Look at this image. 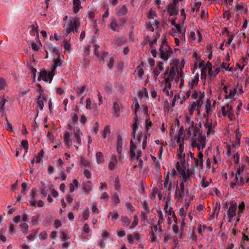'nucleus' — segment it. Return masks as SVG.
Segmentation results:
<instances>
[{
	"label": "nucleus",
	"mask_w": 249,
	"mask_h": 249,
	"mask_svg": "<svg viewBox=\"0 0 249 249\" xmlns=\"http://www.w3.org/2000/svg\"><path fill=\"white\" fill-rule=\"evenodd\" d=\"M79 112V107H76L74 112L71 114V120L69 121L67 128L69 130L72 131L73 137L69 132L66 131L64 133L63 140L65 146L70 148L73 145L76 150H78L79 147L82 145V137L83 132L80 127L76 126L78 122V113Z\"/></svg>",
	"instance_id": "f257e3e1"
},
{
	"label": "nucleus",
	"mask_w": 249,
	"mask_h": 249,
	"mask_svg": "<svg viewBox=\"0 0 249 249\" xmlns=\"http://www.w3.org/2000/svg\"><path fill=\"white\" fill-rule=\"evenodd\" d=\"M176 169L180 174L182 178V181L180 182L178 186V182L176 184V189L175 193V196L178 199H182L184 196V184L190 180L191 178L195 176V169L190 168L186 169L183 165L180 166L179 162L176 165Z\"/></svg>",
	"instance_id": "f03ea898"
},
{
	"label": "nucleus",
	"mask_w": 249,
	"mask_h": 249,
	"mask_svg": "<svg viewBox=\"0 0 249 249\" xmlns=\"http://www.w3.org/2000/svg\"><path fill=\"white\" fill-rule=\"evenodd\" d=\"M177 71V68L175 67H171L166 70L165 72L163 74L164 80L161 82V86H162V91L163 93L167 96L170 97L173 96V91L172 90L171 82L173 80H178V77L181 75L182 72H180L177 74L176 76L175 72Z\"/></svg>",
	"instance_id": "7ed1b4c3"
},
{
	"label": "nucleus",
	"mask_w": 249,
	"mask_h": 249,
	"mask_svg": "<svg viewBox=\"0 0 249 249\" xmlns=\"http://www.w3.org/2000/svg\"><path fill=\"white\" fill-rule=\"evenodd\" d=\"M80 26V19L77 17L70 19L65 22L63 24V34L65 36L73 33L77 34Z\"/></svg>",
	"instance_id": "20e7f679"
},
{
	"label": "nucleus",
	"mask_w": 249,
	"mask_h": 249,
	"mask_svg": "<svg viewBox=\"0 0 249 249\" xmlns=\"http://www.w3.org/2000/svg\"><path fill=\"white\" fill-rule=\"evenodd\" d=\"M142 154L140 150H137L136 144L134 143L132 140H131L130 144V160L131 161H132L136 158L137 161L139 162L138 166L141 169L142 168L143 165V161L141 158Z\"/></svg>",
	"instance_id": "39448f33"
},
{
	"label": "nucleus",
	"mask_w": 249,
	"mask_h": 249,
	"mask_svg": "<svg viewBox=\"0 0 249 249\" xmlns=\"http://www.w3.org/2000/svg\"><path fill=\"white\" fill-rule=\"evenodd\" d=\"M191 145L193 148H197L198 151H203L206 146V137L202 132L195 138L191 140Z\"/></svg>",
	"instance_id": "423d86ee"
},
{
	"label": "nucleus",
	"mask_w": 249,
	"mask_h": 249,
	"mask_svg": "<svg viewBox=\"0 0 249 249\" xmlns=\"http://www.w3.org/2000/svg\"><path fill=\"white\" fill-rule=\"evenodd\" d=\"M201 124L200 123L199 124H196L189 128H185L184 138L185 139H189L190 140L195 138V137H196L197 135L202 132L201 130Z\"/></svg>",
	"instance_id": "0eeeda50"
},
{
	"label": "nucleus",
	"mask_w": 249,
	"mask_h": 249,
	"mask_svg": "<svg viewBox=\"0 0 249 249\" xmlns=\"http://www.w3.org/2000/svg\"><path fill=\"white\" fill-rule=\"evenodd\" d=\"M160 57L164 60H167L173 53V51L170 46L165 41L161 42L160 48Z\"/></svg>",
	"instance_id": "6e6552de"
},
{
	"label": "nucleus",
	"mask_w": 249,
	"mask_h": 249,
	"mask_svg": "<svg viewBox=\"0 0 249 249\" xmlns=\"http://www.w3.org/2000/svg\"><path fill=\"white\" fill-rule=\"evenodd\" d=\"M186 29L183 24H177L175 25V28L172 29L171 35L173 36H177L178 34V37L180 38L181 42L185 41Z\"/></svg>",
	"instance_id": "1a4fd4ad"
},
{
	"label": "nucleus",
	"mask_w": 249,
	"mask_h": 249,
	"mask_svg": "<svg viewBox=\"0 0 249 249\" xmlns=\"http://www.w3.org/2000/svg\"><path fill=\"white\" fill-rule=\"evenodd\" d=\"M231 103L232 102L230 103H229L225 104L224 106L221 107L220 109L222 115L224 117L227 116L231 121L235 119L234 111Z\"/></svg>",
	"instance_id": "9d476101"
},
{
	"label": "nucleus",
	"mask_w": 249,
	"mask_h": 249,
	"mask_svg": "<svg viewBox=\"0 0 249 249\" xmlns=\"http://www.w3.org/2000/svg\"><path fill=\"white\" fill-rule=\"evenodd\" d=\"M237 205L234 201H231L229 203V207H227V216L229 218L228 221L231 222L236 216V210Z\"/></svg>",
	"instance_id": "9b49d317"
},
{
	"label": "nucleus",
	"mask_w": 249,
	"mask_h": 249,
	"mask_svg": "<svg viewBox=\"0 0 249 249\" xmlns=\"http://www.w3.org/2000/svg\"><path fill=\"white\" fill-rule=\"evenodd\" d=\"M202 97L201 96L199 100H197L196 101L192 102L188 106V111L190 116H192L195 110H197L199 113L200 112V108L203 104V100H202Z\"/></svg>",
	"instance_id": "f8f14e48"
},
{
	"label": "nucleus",
	"mask_w": 249,
	"mask_h": 249,
	"mask_svg": "<svg viewBox=\"0 0 249 249\" xmlns=\"http://www.w3.org/2000/svg\"><path fill=\"white\" fill-rule=\"evenodd\" d=\"M50 50L53 51L57 55V58L54 59L53 60V64L52 69L53 71L55 73L57 67H61L62 65L63 60H62L61 58L63 57V56L59 54L58 49L55 47H51Z\"/></svg>",
	"instance_id": "ddd939ff"
},
{
	"label": "nucleus",
	"mask_w": 249,
	"mask_h": 249,
	"mask_svg": "<svg viewBox=\"0 0 249 249\" xmlns=\"http://www.w3.org/2000/svg\"><path fill=\"white\" fill-rule=\"evenodd\" d=\"M55 74V73L54 71H53L52 70H51V71L49 72H47L45 70H42L39 73V76L38 77V80L40 81L42 80L44 81L51 83Z\"/></svg>",
	"instance_id": "4468645a"
},
{
	"label": "nucleus",
	"mask_w": 249,
	"mask_h": 249,
	"mask_svg": "<svg viewBox=\"0 0 249 249\" xmlns=\"http://www.w3.org/2000/svg\"><path fill=\"white\" fill-rule=\"evenodd\" d=\"M125 21V18H123L120 19L119 23H118L116 19H113L109 24L108 27L113 31L119 32Z\"/></svg>",
	"instance_id": "2eb2a0df"
},
{
	"label": "nucleus",
	"mask_w": 249,
	"mask_h": 249,
	"mask_svg": "<svg viewBox=\"0 0 249 249\" xmlns=\"http://www.w3.org/2000/svg\"><path fill=\"white\" fill-rule=\"evenodd\" d=\"M206 121L204 124L205 130L207 136L213 135L214 132L215 124H213L212 119H209L208 117H205Z\"/></svg>",
	"instance_id": "dca6fc26"
},
{
	"label": "nucleus",
	"mask_w": 249,
	"mask_h": 249,
	"mask_svg": "<svg viewBox=\"0 0 249 249\" xmlns=\"http://www.w3.org/2000/svg\"><path fill=\"white\" fill-rule=\"evenodd\" d=\"M244 171V167H241L237 169V171L235 174V177L233 180L231 181L230 184V186L232 189H237V186H239V182L238 180V178L239 175H241Z\"/></svg>",
	"instance_id": "f3484780"
},
{
	"label": "nucleus",
	"mask_w": 249,
	"mask_h": 249,
	"mask_svg": "<svg viewBox=\"0 0 249 249\" xmlns=\"http://www.w3.org/2000/svg\"><path fill=\"white\" fill-rule=\"evenodd\" d=\"M215 101H214L213 104L211 105V101L210 99H208L207 100L205 109L206 114H204V117H207L209 116L210 115H211L212 113V112L213 111V110L215 108Z\"/></svg>",
	"instance_id": "a211bd4d"
},
{
	"label": "nucleus",
	"mask_w": 249,
	"mask_h": 249,
	"mask_svg": "<svg viewBox=\"0 0 249 249\" xmlns=\"http://www.w3.org/2000/svg\"><path fill=\"white\" fill-rule=\"evenodd\" d=\"M203 151H198L197 158L195 157L194 159L195 165L196 167L200 169L203 168Z\"/></svg>",
	"instance_id": "6ab92c4d"
},
{
	"label": "nucleus",
	"mask_w": 249,
	"mask_h": 249,
	"mask_svg": "<svg viewBox=\"0 0 249 249\" xmlns=\"http://www.w3.org/2000/svg\"><path fill=\"white\" fill-rule=\"evenodd\" d=\"M170 172H167L164 177L163 187L167 191L170 192L172 189V182L170 178Z\"/></svg>",
	"instance_id": "aec40b11"
},
{
	"label": "nucleus",
	"mask_w": 249,
	"mask_h": 249,
	"mask_svg": "<svg viewBox=\"0 0 249 249\" xmlns=\"http://www.w3.org/2000/svg\"><path fill=\"white\" fill-rule=\"evenodd\" d=\"M37 190L36 188H33L30 193V199L29 201V205L31 206L36 207V198L37 194H36Z\"/></svg>",
	"instance_id": "412c9836"
},
{
	"label": "nucleus",
	"mask_w": 249,
	"mask_h": 249,
	"mask_svg": "<svg viewBox=\"0 0 249 249\" xmlns=\"http://www.w3.org/2000/svg\"><path fill=\"white\" fill-rule=\"evenodd\" d=\"M44 152L43 150H41L39 152L37 155L31 161V163L30 164L31 172H33V167L34 166L35 162H36L37 163H39L41 160V158L44 156Z\"/></svg>",
	"instance_id": "4be33fe9"
},
{
	"label": "nucleus",
	"mask_w": 249,
	"mask_h": 249,
	"mask_svg": "<svg viewBox=\"0 0 249 249\" xmlns=\"http://www.w3.org/2000/svg\"><path fill=\"white\" fill-rule=\"evenodd\" d=\"M163 63L162 62H158L156 67L154 69L153 71V77L155 80H157L159 75L163 71Z\"/></svg>",
	"instance_id": "5701e85b"
},
{
	"label": "nucleus",
	"mask_w": 249,
	"mask_h": 249,
	"mask_svg": "<svg viewBox=\"0 0 249 249\" xmlns=\"http://www.w3.org/2000/svg\"><path fill=\"white\" fill-rule=\"evenodd\" d=\"M127 241L130 244H133L135 240H139L141 235L137 232H134L132 234H128L127 235Z\"/></svg>",
	"instance_id": "b1692460"
},
{
	"label": "nucleus",
	"mask_w": 249,
	"mask_h": 249,
	"mask_svg": "<svg viewBox=\"0 0 249 249\" xmlns=\"http://www.w3.org/2000/svg\"><path fill=\"white\" fill-rule=\"evenodd\" d=\"M127 9L124 5H119L116 8V14L118 16H122L126 14Z\"/></svg>",
	"instance_id": "393cba45"
},
{
	"label": "nucleus",
	"mask_w": 249,
	"mask_h": 249,
	"mask_svg": "<svg viewBox=\"0 0 249 249\" xmlns=\"http://www.w3.org/2000/svg\"><path fill=\"white\" fill-rule=\"evenodd\" d=\"M159 24V21L157 20H154V21L150 20L149 21L146 22V23L147 29L152 32L154 31L155 27L158 28Z\"/></svg>",
	"instance_id": "a878e982"
},
{
	"label": "nucleus",
	"mask_w": 249,
	"mask_h": 249,
	"mask_svg": "<svg viewBox=\"0 0 249 249\" xmlns=\"http://www.w3.org/2000/svg\"><path fill=\"white\" fill-rule=\"evenodd\" d=\"M46 95H39L37 97L36 100L37 104V107L39 108L40 110H42L44 107V101H46Z\"/></svg>",
	"instance_id": "bb28decb"
},
{
	"label": "nucleus",
	"mask_w": 249,
	"mask_h": 249,
	"mask_svg": "<svg viewBox=\"0 0 249 249\" xmlns=\"http://www.w3.org/2000/svg\"><path fill=\"white\" fill-rule=\"evenodd\" d=\"M203 96L202 97V100H203V99L204 98V92H201V91H198L195 89L192 90V94L191 96V97L192 99L194 100H199L200 97L201 96Z\"/></svg>",
	"instance_id": "cd10ccee"
},
{
	"label": "nucleus",
	"mask_w": 249,
	"mask_h": 249,
	"mask_svg": "<svg viewBox=\"0 0 249 249\" xmlns=\"http://www.w3.org/2000/svg\"><path fill=\"white\" fill-rule=\"evenodd\" d=\"M237 91V89L236 88L230 87L229 93L225 94V99H233L235 101L234 97Z\"/></svg>",
	"instance_id": "c85d7f7f"
},
{
	"label": "nucleus",
	"mask_w": 249,
	"mask_h": 249,
	"mask_svg": "<svg viewBox=\"0 0 249 249\" xmlns=\"http://www.w3.org/2000/svg\"><path fill=\"white\" fill-rule=\"evenodd\" d=\"M82 187L87 194H89L92 190V182L91 181H84L82 184Z\"/></svg>",
	"instance_id": "c756f323"
},
{
	"label": "nucleus",
	"mask_w": 249,
	"mask_h": 249,
	"mask_svg": "<svg viewBox=\"0 0 249 249\" xmlns=\"http://www.w3.org/2000/svg\"><path fill=\"white\" fill-rule=\"evenodd\" d=\"M117 157L115 155L111 156V160L108 164V168L110 170H113L116 168L117 164Z\"/></svg>",
	"instance_id": "7c9ffc66"
},
{
	"label": "nucleus",
	"mask_w": 249,
	"mask_h": 249,
	"mask_svg": "<svg viewBox=\"0 0 249 249\" xmlns=\"http://www.w3.org/2000/svg\"><path fill=\"white\" fill-rule=\"evenodd\" d=\"M96 161L98 164H101L105 162V158L104 154L100 151L96 152L95 154Z\"/></svg>",
	"instance_id": "2f4dec72"
},
{
	"label": "nucleus",
	"mask_w": 249,
	"mask_h": 249,
	"mask_svg": "<svg viewBox=\"0 0 249 249\" xmlns=\"http://www.w3.org/2000/svg\"><path fill=\"white\" fill-rule=\"evenodd\" d=\"M190 114H186L185 116V128H189L193 125L196 124H197L195 123V122L191 119Z\"/></svg>",
	"instance_id": "473e14b6"
},
{
	"label": "nucleus",
	"mask_w": 249,
	"mask_h": 249,
	"mask_svg": "<svg viewBox=\"0 0 249 249\" xmlns=\"http://www.w3.org/2000/svg\"><path fill=\"white\" fill-rule=\"evenodd\" d=\"M175 67L177 68V71H176V72H175V74L176 75H177V74H178V73L179 72H180V70L182 72L181 75L180 76V77L179 76L178 77V80H175L176 82H178L179 80H180V87H181L183 85V72L182 70V68H179V67H178L177 65H174L171 67Z\"/></svg>",
	"instance_id": "72a5a7b5"
},
{
	"label": "nucleus",
	"mask_w": 249,
	"mask_h": 249,
	"mask_svg": "<svg viewBox=\"0 0 249 249\" xmlns=\"http://www.w3.org/2000/svg\"><path fill=\"white\" fill-rule=\"evenodd\" d=\"M123 139L120 135L117 136V151L119 154H121L123 150Z\"/></svg>",
	"instance_id": "f704fd0d"
},
{
	"label": "nucleus",
	"mask_w": 249,
	"mask_h": 249,
	"mask_svg": "<svg viewBox=\"0 0 249 249\" xmlns=\"http://www.w3.org/2000/svg\"><path fill=\"white\" fill-rule=\"evenodd\" d=\"M167 12L170 15H176L178 13V10L176 5L175 4H171L168 6Z\"/></svg>",
	"instance_id": "c9c22d12"
},
{
	"label": "nucleus",
	"mask_w": 249,
	"mask_h": 249,
	"mask_svg": "<svg viewBox=\"0 0 249 249\" xmlns=\"http://www.w3.org/2000/svg\"><path fill=\"white\" fill-rule=\"evenodd\" d=\"M188 204H185L184 206L185 208V209L184 207H181L179 210V215L181 217V219H186V216L187 214L186 213V210L187 209L188 207Z\"/></svg>",
	"instance_id": "e433bc0d"
},
{
	"label": "nucleus",
	"mask_w": 249,
	"mask_h": 249,
	"mask_svg": "<svg viewBox=\"0 0 249 249\" xmlns=\"http://www.w3.org/2000/svg\"><path fill=\"white\" fill-rule=\"evenodd\" d=\"M82 8L80 0H73V11L77 13Z\"/></svg>",
	"instance_id": "4c0bfd02"
},
{
	"label": "nucleus",
	"mask_w": 249,
	"mask_h": 249,
	"mask_svg": "<svg viewBox=\"0 0 249 249\" xmlns=\"http://www.w3.org/2000/svg\"><path fill=\"white\" fill-rule=\"evenodd\" d=\"M198 81L199 75L198 74H196L193 78L192 81L189 84V88L193 89V87L197 85Z\"/></svg>",
	"instance_id": "58836bf2"
},
{
	"label": "nucleus",
	"mask_w": 249,
	"mask_h": 249,
	"mask_svg": "<svg viewBox=\"0 0 249 249\" xmlns=\"http://www.w3.org/2000/svg\"><path fill=\"white\" fill-rule=\"evenodd\" d=\"M138 120V117L137 116V115L136 114V116H135V117L133 118V121H134V123L132 125V135L134 139L135 138L136 131L138 127L137 125Z\"/></svg>",
	"instance_id": "ea45409f"
},
{
	"label": "nucleus",
	"mask_w": 249,
	"mask_h": 249,
	"mask_svg": "<svg viewBox=\"0 0 249 249\" xmlns=\"http://www.w3.org/2000/svg\"><path fill=\"white\" fill-rule=\"evenodd\" d=\"M177 156H178V159L179 161H178L177 162L176 164H177L178 162H179V165L180 166L183 165L185 167V166L184 165V164H185V154L183 153V152L182 153L177 152ZM176 165L177 164H176Z\"/></svg>",
	"instance_id": "a19ab883"
},
{
	"label": "nucleus",
	"mask_w": 249,
	"mask_h": 249,
	"mask_svg": "<svg viewBox=\"0 0 249 249\" xmlns=\"http://www.w3.org/2000/svg\"><path fill=\"white\" fill-rule=\"evenodd\" d=\"M212 68L213 66L212 63L209 62H207L205 66L201 69V75L207 71H208V74H210L211 71H212Z\"/></svg>",
	"instance_id": "79ce46f5"
},
{
	"label": "nucleus",
	"mask_w": 249,
	"mask_h": 249,
	"mask_svg": "<svg viewBox=\"0 0 249 249\" xmlns=\"http://www.w3.org/2000/svg\"><path fill=\"white\" fill-rule=\"evenodd\" d=\"M245 205L244 202H241L238 206V212L237 213V217L236 221L238 222L240 220L239 217L241 216V213L245 210Z\"/></svg>",
	"instance_id": "37998d69"
},
{
	"label": "nucleus",
	"mask_w": 249,
	"mask_h": 249,
	"mask_svg": "<svg viewBox=\"0 0 249 249\" xmlns=\"http://www.w3.org/2000/svg\"><path fill=\"white\" fill-rule=\"evenodd\" d=\"M120 220L122 223L123 226L124 227H127L130 225L131 223V219L126 215L122 216Z\"/></svg>",
	"instance_id": "c03bdc74"
},
{
	"label": "nucleus",
	"mask_w": 249,
	"mask_h": 249,
	"mask_svg": "<svg viewBox=\"0 0 249 249\" xmlns=\"http://www.w3.org/2000/svg\"><path fill=\"white\" fill-rule=\"evenodd\" d=\"M227 60H226V61H223L222 62V63L221 64V67H222V68L224 69L227 71H231L232 70V68H229L230 64L229 63L228 61L230 60V57H229V55L228 53L227 54Z\"/></svg>",
	"instance_id": "a18cd8bd"
},
{
	"label": "nucleus",
	"mask_w": 249,
	"mask_h": 249,
	"mask_svg": "<svg viewBox=\"0 0 249 249\" xmlns=\"http://www.w3.org/2000/svg\"><path fill=\"white\" fill-rule=\"evenodd\" d=\"M63 44L65 48V53H69L71 51V44L70 40L65 39L63 41Z\"/></svg>",
	"instance_id": "49530a36"
},
{
	"label": "nucleus",
	"mask_w": 249,
	"mask_h": 249,
	"mask_svg": "<svg viewBox=\"0 0 249 249\" xmlns=\"http://www.w3.org/2000/svg\"><path fill=\"white\" fill-rule=\"evenodd\" d=\"M113 108L114 111V116L115 117H119L120 115V106L117 102L114 103Z\"/></svg>",
	"instance_id": "de8ad7c7"
},
{
	"label": "nucleus",
	"mask_w": 249,
	"mask_h": 249,
	"mask_svg": "<svg viewBox=\"0 0 249 249\" xmlns=\"http://www.w3.org/2000/svg\"><path fill=\"white\" fill-rule=\"evenodd\" d=\"M79 186V182L76 179H74L72 180V182L70 183L69 188H70V192L72 193L74 191L75 187L76 188H78Z\"/></svg>",
	"instance_id": "09e8293b"
},
{
	"label": "nucleus",
	"mask_w": 249,
	"mask_h": 249,
	"mask_svg": "<svg viewBox=\"0 0 249 249\" xmlns=\"http://www.w3.org/2000/svg\"><path fill=\"white\" fill-rule=\"evenodd\" d=\"M111 198L116 206H118V205L120 203L119 196L116 192H113Z\"/></svg>",
	"instance_id": "8fccbe9b"
},
{
	"label": "nucleus",
	"mask_w": 249,
	"mask_h": 249,
	"mask_svg": "<svg viewBox=\"0 0 249 249\" xmlns=\"http://www.w3.org/2000/svg\"><path fill=\"white\" fill-rule=\"evenodd\" d=\"M88 90V88L86 86H82L77 87L76 90V93L77 96H80L82 95L86 90Z\"/></svg>",
	"instance_id": "3c124183"
},
{
	"label": "nucleus",
	"mask_w": 249,
	"mask_h": 249,
	"mask_svg": "<svg viewBox=\"0 0 249 249\" xmlns=\"http://www.w3.org/2000/svg\"><path fill=\"white\" fill-rule=\"evenodd\" d=\"M211 181V179L210 181L207 180L206 178L203 176L200 181V185L203 189H204L209 186Z\"/></svg>",
	"instance_id": "603ef678"
},
{
	"label": "nucleus",
	"mask_w": 249,
	"mask_h": 249,
	"mask_svg": "<svg viewBox=\"0 0 249 249\" xmlns=\"http://www.w3.org/2000/svg\"><path fill=\"white\" fill-rule=\"evenodd\" d=\"M152 231L157 233H160L162 231L161 226L160 222L159 221L157 225H153L152 227Z\"/></svg>",
	"instance_id": "864d4df0"
},
{
	"label": "nucleus",
	"mask_w": 249,
	"mask_h": 249,
	"mask_svg": "<svg viewBox=\"0 0 249 249\" xmlns=\"http://www.w3.org/2000/svg\"><path fill=\"white\" fill-rule=\"evenodd\" d=\"M234 133H235V143L236 144H238L240 143L242 134L241 132L239 131V128H237L235 131Z\"/></svg>",
	"instance_id": "5fc2aeb1"
},
{
	"label": "nucleus",
	"mask_w": 249,
	"mask_h": 249,
	"mask_svg": "<svg viewBox=\"0 0 249 249\" xmlns=\"http://www.w3.org/2000/svg\"><path fill=\"white\" fill-rule=\"evenodd\" d=\"M164 210L166 213L170 215H172L175 213L173 210V208L171 207H169L167 202H166L165 203L164 207Z\"/></svg>",
	"instance_id": "6e6d98bb"
},
{
	"label": "nucleus",
	"mask_w": 249,
	"mask_h": 249,
	"mask_svg": "<svg viewBox=\"0 0 249 249\" xmlns=\"http://www.w3.org/2000/svg\"><path fill=\"white\" fill-rule=\"evenodd\" d=\"M28 225L27 223H21L19 225V228L20 229L21 231L24 234H26L28 232Z\"/></svg>",
	"instance_id": "4d7b16f0"
},
{
	"label": "nucleus",
	"mask_w": 249,
	"mask_h": 249,
	"mask_svg": "<svg viewBox=\"0 0 249 249\" xmlns=\"http://www.w3.org/2000/svg\"><path fill=\"white\" fill-rule=\"evenodd\" d=\"M110 215H111V220L112 221H116L119 216V213L116 210H114L113 212L109 213L108 217H109Z\"/></svg>",
	"instance_id": "13d9d810"
},
{
	"label": "nucleus",
	"mask_w": 249,
	"mask_h": 249,
	"mask_svg": "<svg viewBox=\"0 0 249 249\" xmlns=\"http://www.w3.org/2000/svg\"><path fill=\"white\" fill-rule=\"evenodd\" d=\"M7 102V98L4 97H0V110L5 111V105Z\"/></svg>",
	"instance_id": "bf43d9fd"
},
{
	"label": "nucleus",
	"mask_w": 249,
	"mask_h": 249,
	"mask_svg": "<svg viewBox=\"0 0 249 249\" xmlns=\"http://www.w3.org/2000/svg\"><path fill=\"white\" fill-rule=\"evenodd\" d=\"M135 72L137 75L139 77L142 76V75L144 74V71L142 68V66L140 65L137 66L135 70Z\"/></svg>",
	"instance_id": "052dcab7"
},
{
	"label": "nucleus",
	"mask_w": 249,
	"mask_h": 249,
	"mask_svg": "<svg viewBox=\"0 0 249 249\" xmlns=\"http://www.w3.org/2000/svg\"><path fill=\"white\" fill-rule=\"evenodd\" d=\"M21 146L24 149V154L27 153L28 150V142L27 140H22L21 142Z\"/></svg>",
	"instance_id": "680f3d73"
},
{
	"label": "nucleus",
	"mask_w": 249,
	"mask_h": 249,
	"mask_svg": "<svg viewBox=\"0 0 249 249\" xmlns=\"http://www.w3.org/2000/svg\"><path fill=\"white\" fill-rule=\"evenodd\" d=\"M157 16L155 12L150 9L149 11L147 13V17L149 20H153L154 21L155 19V18Z\"/></svg>",
	"instance_id": "e2e57ef3"
},
{
	"label": "nucleus",
	"mask_w": 249,
	"mask_h": 249,
	"mask_svg": "<svg viewBox=\"0 0 249 249\" xmlns=\"http://www.w3.org/2000/svg\"><path fill=\"white\" fill-rule=\"evenodd\" d=\"M207 226L206 225L199 224L197 227V231L199 234L203 235V233L207 229Z\"/></svg>",
	"instance_id": "0e129e2a"
},
{
	"label": "nucleus",
	"mask_w": 249,
	"mask_h": 249,
	"mask_svg": "<svg viewBox=\"0 0 249 249\" xmlns=\"http://www.w3.org/2000/svg\"><path fill=\"white\" fill-rule=\"evenodd\" d=\"M195 228L194 227L192 231L190 232H189V238L196 242L197 241V235L196 234L195 232Z\"/></svg>",
	"instance_id": "69168bd1"
},
{
	"label": "nucleus",
	"mask_w": 249,
	"mask_h": 249,
	"mask_svg": "<svg viewBox=\"0 0 249 249\" xmlns=\"http://www.w3.org/2000/svg\"><path fill=\"white\" fill-rule=\"evenodd\" d=\"M133 221L131 224V225L129 227L130 229H132L136 227L139 223V218L138 216L137 215H135L133 217Z\"/></svg>",
	"instance_id": "338daca9"
},
{
	"label": "nucleus",
	"mask_w": 249,
	"mask_h": 249,
	"mask_svg": "<svg viewBox=\"0 0 249 249\" xmlns=\"http://www.w3.org/2000/svg\"><path fill=\"white\" fill-rule=\"evenodd\" d=\"M80 163L81 164L85 167H90V163L89 161L86 160L85 158L83 157H80Z\"/></svg>",
	"instance_id": "774afa93"
}]
</instances>
